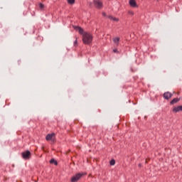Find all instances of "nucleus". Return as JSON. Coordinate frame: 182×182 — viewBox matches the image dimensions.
<instances>
[{"label":"nucleus","mask_w":182,"mask_h":182,"mask_svg":"<svg viewBox=\"0 0 182 182\" xmlns=\"http://www.w3.org/2000/svg\"><path fill=\"white\" fill-rule=\"evenodd\" d=\"M128 14L129 15H132V16L134 15V12H133V11H129Z\"/></svg>","instance_id":"nucleus-16"},{"label":"nucleus","mask_w":182,"mask_h":182,"mask_svg":"<svg viewBox=\"0 0 182 182\" xmlns=\"http://www.w3.org/2000/svg\"><path fill=\"white\" fill-rule=\"evenodd\" d=\"M74 46H77V40L74 42Z\"/></svg>","instance_id":"nucleus-20"},{"label":"nucleus","mask_w":182,"mask_h":182,"mask_svg":"<svg viewBox=\"0 0 182 182\" xmlns=\"http://www.w3.org/2000/svg\"><path fill=\"white\" fill-rule=\"evenodd\" d=\"M74 29L77 31L80 35H82V41L85 45H89L92 42V36L87 32H85L82 27L74 26Z\"/></svg>","instance_id":"nucleus-1"},{"label":"nucleus","mask_w":182,"mask_h":182,"mask_svg":"<svg viewBox=\"0 0 182 182\" xmlns=\"http://www.w3.org/2000/svg\"><path fill=\"white\" fill-rule=\"evenodd\" d=\"M107 18H108V19H110V21L113 20V16H108Z\"/></svg>","instance_id":"nucleus-19"},{"label":"nucleus","mask_w":182,"mask_h":182,"mask_svg":"<svg viewBox=\"0 0 182 182\" xmlns=\"http://www.w3.org/2000/svg\"><path fill=\"white\" fill-rule=\"evenodd\" d=\"M67 1L70 5H73L75 4V0H67Z\"/></svg>","instance_id":"nucleus-14"},{"label":"nucleus","mask_w":182,"mask_h":182,"mask_svg":"<svg viewBox=\"0 0 182 182\" xmlns=\"http://www.w3.org/2000/svg\"><path fill=\"white\" fill-rule=\"evenodd\" d=\"M173 113H178V112H182V105L173 107Z\"/></svg>","instance_id":"nucleus-8"},{"label":"nucleus","mask_w":182,"mask_h":182,"mask_svg":"<svg viewBox=\"0 0 182 182\" xmlns=\"http://www.w3.org/2000/svg\"><path fill=\"white\" fill-rule=\"evenodd\" d=\"M114 53H119V51L117 50V48H114L113 50Z\"/></svg>","instance_id":"nucleus-18"},{"label":"nucleus","mask_w":182,"mask_h":182,"mask_svg":"<svg viewBox=\"0 0 182 182\" xmlns=\"http://www.w3.org/2000/svg\"><path fill=\"white\" fill-rule=\"evenodd\" d=\"M70 151V150H69L68 151V153H69Z\"/></svg>","instance_id":"nucleus-23"},{"label":"nucleus","mask_w":182,"mask_h":182,"mask_svg":"<svg viewBox=\"0 0 182 182\" xmlns=\"http://www.w3.org/2000/svg\"><path fill=\"white\" fill-rule=\"evenodd\" d=\"M53 137H55V133L48 134H47L46 139L47 140V141H51L54 142L55 139Z\"/></svg>","instance_id":"nucleus-5"},{"label":"nucleus","mask_w":182,"mask_h":182,"mask_svg":"<svg viewBox=\"0 0 182 182\" xmlns=\"http://www.w3.org/2000/svg\"><path fill=\"white\" fill-rule=\"evenodd\" d=\"M172 96H173V94H171V92H164V98L166 100H168V99H171Z\"/></svg>","instance_id":"nucleus-7"},{"label":"nucleus","mask_w":182,"mask_h":182,"mask_svg":"<svg viewBox=\"0 0 182 182\" xmlns=\"http://www.w3.org/2000/svg\"><path fill=\"white\" fill-rule=\"evenodd\" d=\"M102 16H103L105 18H107V16H107V14L106 13H105V12L102 13Z\"/></svg>","instance_id":"nucleus-17"},{"label":"nucleus","mask_w":182,"mask_h":182,"mask_svg":"<svg viewBox=\"0 0 182 182\" xmlns=\"http://www.w3.org/2000/svg\"><path fill=\"white\" fill-rule=\"evenodd\" d=\"M22 157L24 160H29L31 159V151H26L22 153Z\"/></svg>","instance_id":"nucleus-4"},{"label":"nucleus","mask_w":182,"mask_h":182,"mask_svg":"<svg viewBox=\"0 0 182 182\" xmlns=\"http://www.w3.org/2000/svg\"><path fill=\"white\" fill-rule=\"evenodd\" d=\"M129 4L131 8H139V5H137L136 0H129Z\"/></svg>","instance_id":"nucleus-6"},{"label":"nucleus","mask_w":182,"mask_h":182,"mask_svg":"<svg viewBox=\"0 0 182 182\" xmlns=\"http://www.w3.org/2000/svg\"><path fill=\"white\" fill-rule=\"evenodd\" d=\"M180 102V99L174 98L173 100L170 102V105H176V103H178Z\"/></svg>","instance_id":"nucleus-10"},{"label":"nucleus","mask_w":182,"mask_h":182,"mask_svg":"<svg viewBox=\"0 0 182 182\" xmlns=\"http://www.w3.org/2000/svg\"><path fill=\"white\" fill-rule=\"evenodd\" d=\"M155 1H157V2H159V1H160V0H155Z\"/></svg>","instance_id":"nucleus-22"},{"label":"nucleus","mask_w":182,"mask_h":182,"mask_svg":"<svg viewBox=\"0 0 182 182\" xmlns=\"http://www.w3.org/2000/svg\"><path fill=\"white\" fill-rule=\"evenodd\" d=\"M112 21H114V22H119V18L116 17H112Z\"/></svg>","instance_id":"nucleus-15"},{"label":"nucleus","mask_w":182,"mask_h":182,"mask_svg":"<svg viewBox=\"0 0 182 182\" xmlns=\"http://www.w3.org/2000/svg\"><path fill=\"white\" fill-rule=\"evenodd\" d=\"M113 42L116 45V46H119L120 38L119 37H115L113 38Z\"/></svg>","instance_id":"nucleus-9"},{"label":"nucleus","mask_w":182,"mask_h":182,"mask_svg":"<svg viewBox=\"0 0 182 182\" xmlns=\"http://www.w3.org/2000/svg\"><path fill=\"white\" fill-rule=\"evenodd\" d=\"M93 4L97 9H102L103 8V1L102 0H93Z\"/></svg>","instance_id":"nucleus-2"},{"label":"nucleus","mask_w":182,"mask_h":182,"mask_svg":"<svg viewBox=\"0 0 182 182\" xmlns=\"http://www.w3.org/2000/svg\"><path fill=\"white\" fill-rule=\"evenodd\" d=\"M38 6H39V9H41V11H43V9H45V5L42 3H39Z\"/></svg>","instance_id":"nucleus-11"},{"label":"nucleus","mask_w":182,"mask_h":182,"mask_svg":"<svg viewBox=\"0 0 182 182\" xmlns=\"http://www.w3.org/2000/svg\"><path fill=\"white\" fill-rule=\"evenodd\" d=\"M110 166H114L116 164V161L114 159H112L109 162Z\"/></svg>","instance_id":"nucleus-13"},{"label":"nucleus","mask_w":182,"mask_h":182,"mask_svg":"<svg viewBox=\"0 0 182 182\" xmlns=\"http://www.w3.org/2000/svg\"><path fill=\"white\" fill-rule=\"evenodd\" d=\"M85 175V173H77L75 176H73L71 178V182H77L79 181V180H80V178L82 177H83V176Z\"/></svg>","instance_id":"nucleus-3"},{"label":"nucleus","mask_w":182,"mask_h":182,"mask_svg":"<svg viewBox=\"0 0 182 182\" xmlns=\"http://www.w3.org/2000/svg\"><path fill=\"white\" fill-rule=\"evenodd\" d=\"M139 167H141V164H139Z\"/></svg>","instance_id":"nucleus-21"},{"label":"nucleus","mask_w":182,"mask_h":182,"mask_svg":"<svg viewBox=\"0 0 182 182\" xmlns=\"http://www.w3.org/2000/svg\"><path fill=\"white\" fill-rule=\"evenodd\" d=\"M50 164H55V166H58V161H56L55 159L50 160Z\"/></svg>","instance_id":"nucleus-12"}]
</instances>
